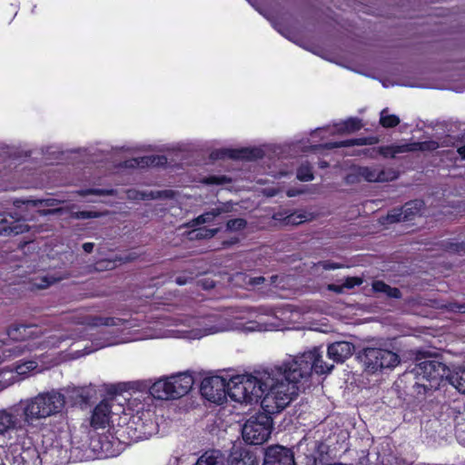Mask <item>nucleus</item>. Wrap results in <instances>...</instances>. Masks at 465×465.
<instances>
[{
  "instance_id": "nucleus-1",
  "label": "nucleus",
  "mask_w": 465,
  "mask_h": 465,
  "mask_svg": "<svg viewBox=\"0 0 465 465\" xmlns=\"http://www.w3.org/2000/svg\"><path fill=\"white\" fill-rule=\"evenodd\" d=\"M321 349L313 347L285 361L274 370L254 371L250 374L235 375L226 381V397L240 403H261L267 412H281L305 390L304 384L312 374L330 372Z\"/></svg>"
},
{
  "instance_id": "nucleus-2",
  "label": "nucleus",
  "mask_w": 465,
  "mask_h": 465,
  "mask_svg": "<svg viewBox=\"0 0 465 465\" xmlns=\"http://www.w3.org/2000/svg\"><path fill=\"white\" fill-rule=\"evenodd\" d=\"M65 404L64 394L56 391L40 392L35 397L21 400L15 403L23 420V424L28 430L31 441L34 444L35 438L42 434L47 436L46 431L52 432L56 438L64 430V419L54 421L53 424L45 423L46 418L61 412Z\"/></svg>"
},
{
  "instance_id": "nucleus-3",
  "label": "nucleus",
  "mask_w": 465,
  "mask_h": 465,
  "mask_svg": "<svg viewBox=\"0 0 465 465\" xmlns=\"http://www.w3.org/2000/svg\"><path fill=\"white\" fill-rule=\"evenodd\" d=\"M18 447L30 450L33 443L16 405L13 404L0 409V449L12 448L17 451Z\"/></svg>"
},
{
  "instance_id": "nucleus-4",
  "label": "nucleus",
  "mask_w": 465,
  "mask_h": 465,
  "mask_svg": "<svg viewBox=\"0 0 465 465\" xmlns=\"http://www.w3.org/2000/svg\"><path fill=\"white\" fill-rule=\"evenodd\" d=\"M416 361L418 362L406 374L413 375L416 380L412 387L417 394H426L429 391L437 390L441 381L447 380L450 370L443 362L430 357H424L422 360L419 355Z\"/></svg>"
},
{
  "instance_id": "nucleus-5",
  "label": "nucleus",
  "mask_w": 465,
  "mask_h": 465,
  "mask_svg": "<svg viewBox=\"0 0 465 465\" xmlns=\"http://www.w3.org/2000/svg\"><path fill=\"white\" fill-rule=\"evenodd\" d=\"M278 412H267L262 410L251 416L242 429L243 440L250 445H261L268 440L273 425L272 415Z\"/></svg>"
},
{
  "instance_id": "nucleus-6",
  "label": "nucleus",
  "mask_w": 465,
  "mask_h": 465,
  "mask_svg": "<svg viewBox=\"0 0 465 465\" xmlns=\"http://www.w3.org/2000/svg\"><path fill=\"white\" fill-rule=\"evenodd\" d=\"M368 372L375 373L383 369H392L400 363V357L397 353L382 348L367 347L358 355Z\"/></svg>"
},
{
  "instance_id": "nucleus-7",
  "label": "nucleus",
  "mask_w": 465,
  "mask_h": 465,
  "mask_svg": "<svg viewBox=\"0 0 465 465\" xmlns=\"http://www.w3.org/2000/svg\"><path fill=\"white\" fill-rule=\"evenodd\" d=\"M10 339L19 341L11 345L6 351L9 357H18L22 355L28 344L24 343L27 340L36 339L42 336L43 329L37 324H14L7 330Z\"/></svg>"
},
{
  "instance_id": "nucleus-8",
  "label": "nucleus",
  "mask_w": 465,
  "mask_h": 465,
  "mask_svg": "<svg viewBox=\"0 0 465 465\" xmlns=\"http://www.w3.org/2000/svg\"><path fill=\"white\" fill-rule=\"evenodd\" d=\"M425 203L422 200L415 199L405 203L401 207L390 210L382 217V223L392 224L401 222H412L421 215Z\"/></svg>"
},
{
  "instance_id": "nucleus-9",
  "label": "nucleus",
  "mask_w": 465,
  "mask_h": 465,
  "mask_svg": "<svg viewBox=\"0 0 465 465\" xmlns=\"http://www.w3.org/2000/svg\"><path fill=\"white\" fill-rule=\"evenodd\" d=\"M227 380L222 376H210L203 379L200 393L207 401L222 404L226 400Z\"/></svg>"
},
{
  "instance_id": "nucleus-10",
  "label": "nucleus",
  "mask_w": 465,
  "mask_h": 465,
  "mask_svg": "<svg viewBox=\"0 0 465 465\" xmlns=\"http://www.w3.org/2000/svg\"><path fill=\"white\" fill-rule=\"evenodd\" d=\"M264 151L259 147H242V148H222L213 151L210 153L212 160H244L255 161L262 159Z\"/></svg>"
},
{
  "instance_id": "nucleus-11",
  "label": "nucleus",
  "mask_w": 465,
  "mask_h": 465,
  "mask_svg": "<svg viewBox=\"0 0 465 465\" xmlns=\"http://www.w3.org/2000/svg\"><path fill=\"white\" fill-rule=\"evenodd\" d=\"M114 399L110 397L102 400L94 406L90 416V426L94 430L105 429L110 425L114 414Z\"/></svg>"
},
{
  "instance_id": "nucleus-12",
  "label": "nucleus",
  "mask_w": 465,
  "mask_h": 465,
  "mask_svg": "<svg viewBox=\"0 0 465 465\" xmlns=\"http://www.w3.org/2000/svg\"><path fill=\"white\" fill-rule=\"evenodd\" d=\"M262 465H296L292 449L272 445L266 449Z\"/></svg>"
},
{
  "instance_id": "nucleus-13",
  "label": "nucleus",
  "mask_w": 465,
  "mask_h": 465,
  "mask_svg": "<svg viewBox=\"0 0 465 465\" xmlns=\"http://www.w3.org/2000/svg\"><path fill=\"white\" fill-rule=\"evenodd\" d=\"M29 231V226L25 221L15 218L11 214L0 213V235H18Z\"/></svg>"
},
{
  "instance_id": "nucleus-14",
  "label": "nucleus",
  "mask_w": 465,
  "mask_h": 465,
  "mask_svg": "<svg viewBox=\"0 0 465 465\" xmlns=\"http://www.w3.org/2000/svg\"><path fill=\"white\" fill-rule=\"evenodd\" d=\"M171 381L173 391V400L188 394L194 384L193 376L188 371L171 375Z\"/></svg>"
},
{
  "instance_id": "nucleus-15",
  "label": "nucleus",
  "mask_w": 465,
  "mask_h": 465,
  "mask_svg": "<svg viewBox=\"0 0 465 465\" xmlns=\"http://www.w3.org/2000/svg\"><path fill=\"white\" fill-rule=\"evenodd\" d=\"M354 348V344L350 341H335L328 346L327 355L333 361L342 363L352 355Z\"/></svg>"
},
{
  "instance_id": "nucleus-16",
  "label": "nucleus",
  "mask_w": 465,
  "mask_h": 465,
  "mask_svg": "<svg viewBox=\"0 0 465 465\" xmlns=\"http://www.w3.org/2000/svg\"><path fill=\"white\" fill-rule=\"evenodd\" d=\"M138 255L135 252H129L127 254H115L113 258L101 259L95 262L94 269L96 271H110L116 268L123 263L131 262L136 260Z\"/></svg>"
},
{
  "instance_id": "nucleus-17",
  "label": "nucleus",
  "mask_w": 465,
  "mask_h": 465,
  "mask_svg": "<svg viewBox=\"0 0 465 465\" xmlns=\"http://www.w3.org/2000/svg\"><path fill=\"white\" fill-rule=\"evenodd\" d=\"M149 392L157 400H173L171 376L157 380L150 386Z\"/></svg>"
},
{
  "instance_id": "nucleus-18",
  "label": "nucleus",
  "mask_w": 465,
  "mask_h": 465,
  "mask_svg": "<svg viewBox=\"0 0 465 465\" xmlns=\"http://www.w3.org/2000/svg\"><path fill=\"white\" fill-rule=\"evenodd\" d=\"M379 143V138L377 136H366L360 138H351L345 139L339 142H329L324 144H321L320 146L324 149H335L341 147H351V146H362V145H373Z\"/></svg>"
},
{
  "instance_id": "nucleus-19",
  "label": "nucleus",
  "mask_w": 465,
  "mask_h": 465,
  "mask_svg": "<svg viewBox=\"0 0 465 465\" xmlns=\"http://www.w3.org/2000/svg\"><path fill=\"white\" fill-rule=\"evenodd\" d=\"M228 465H259V461L253 452L239 449L231 452Z\"/></svg>"
},
{
  "instance_id": "nucleus-20",
  "label": "nucleus",
  "mask_w": 465,
  "mask_h": 465,
  "mask_svg": "<svg viewBox=\"0 0 465 465\" xmlns=\"http://www.w3.org/2000/svg\"><path fill=\"white\" fill-rule=\"evenodd\" d=\"M194 465H224V459L218 450H209L203 452Z\"/></svg>"
},
{
  "instance_id": "nucleus-21",
  "label": "nucleus",
  "mask_w": 465,
  "mask_h": 465,
  "mask_svg": "<svg viewBox=\"0 0 465 465\" xmlns=\"http://www.w3.org/2000/svg\"><path fill=\"white\" fill-rule=\"evenodd\" d=\"M70 397L74 405L84 408L89 405L93 397V391L87 387L75 388L73 390Z\"/></svg>"
},
{
  "instance_id": "nucleus-22",
  "label": "nucleus",
  "mask_w": 465,
  "mask_h": 465,
  "mask_svg": "<svg viewBox=\"0 0 465 465\" xmlns=\"http://www.w3.org/2000/svg\"><path fill=\"white\" fill-rule=\"evenodd\" d=\"M409 144L402 145H385L378 148H371V152L375 154L382 155L385 158H394L398 153L411 151Z\"/></svg>"
},
{
  "instance_id": "nucleus-23",
  "label": "nucleus",
  "mask_w": 465,
  "mask_h": 465,
  "mask_svg": "<svg viewBox=\"0 0 465 465\" xmlns=\"http://www.w3.org/2000/svg\"><path fill=\"white\" fill-rule=\"evenodd\" d=\"M225 210L222 207L213 208L211 211L205 212L196 218L190 221L186 226L194 227L204 223H212L216 217L224 213Z\"/></svg>"
},
{
  "instance_id": "nucleus-24",
  "label": "nucleus",
  "mask_w": 465,
  "mask_h": 465,
  "mask_svg": "<svg viewBox=\"0 0 465 465\" xmlns=\"http://www.w3.org/2000/svg\"><path fill=\"white\" fill-rule=\"evenodd\" d=\"M124 321L116 317L89 316L86 324L92 327L100 326H120Z\"/></svg>"
},
{
  "instance_id": "nucleus-25",
  "label": "nucleus",
  "mask_w": 465,
  "mask_h": 465,
  "mask_svg": "<svg viewBox=\"0 0 465 465\" xmlns=\"http://www.w3.org/2000/svg\"><path fill=\"white\" fill-rule=\"evenodd\" d=\"M361 120L357 117H350L347 120L336 124V129L340 134H351L362 128Z\"/></svg>"
},
{
  "instance_id": "nucleus-26",
  "label": "nucleus",
  "mask_w": 465,
  "mask_h": 465,
  "mask_svg": "<svg viewBox=\"0 0 465 465\" xmlns=\"http://www.w3.org/2000/svg\"><path fill=\"white\" fill-rule=\"evenodd\" d=\"M219 232L218 228H207L205 226L195 228L188 232L190 240H206L211 239Z\"/></svg>"
},
{
  "instance_id": "nucleus-27",
  "label": "nucleus",
  "mask_w": 465,
  "mask_h": 465,
  "mask_svg": "<svg viewBox=\"0 0 465 465\" xmlns=\"http://www.w3.org/2000/svg\"><path fill=\"white\" fill-rule=\"evenodd\" d=\"M312 166L309 162L302 163L296 171V177L301 182H310L314 178Z\"/></svg>"
},
{
  "instance_id": "nucleus-28",
  "label": "nucleus",
  "mask_w": 465,
  "mask_h": 465,
  "mask_svg": "<svg viewBox=\"0 0 465 465\" xmlns=\"http://www.w3.org/2000/svg\"><path fill=\"white\" fill-rule=\"evenodd\" d=\"M388 112V108H384L381 110L380 116V124L384 128L396 127L401 122L399 116H397L396 114H389Z\"/></svg>"
},
{
  "instance_id": "nucleus-29",
  "label": "nucleus",
  "mask_w": 465,
  "mask_h": 465,
  "mask_svg": "<svg viewBox=\"0 0 465 465\" xmlns=\"http://www.w3.org/2000/svg\"><path fill=\"white\" fill-rule=\"evenodd\" d=\"M447 381L460 393L465 394V371L449 374Z\"/></svg>"
},
{
  "instance_id": "nucleus-30",
  "label": "nucleus",
  "mask_w": 465,
  "mask_h": 465,
  "mask_svg": "<svg viewBox=\"0 0 465 465\" xmlns=\"http://www.w3.org/2000/svg\"><path fill=\"white\" fill-rule=\"evenodd\" d=\"M377 183L391 182L398 178V173L392 168H377Z\"/></svg>"
},
{
  "instance_id": "nucleus-31",
  "label": "nucleus",
  "mask_w": 465,
  "mask_h": 465,
  "mask_svg": "<svg viewBox=\"0 0 465 465\" xmlns=\"http://www.w3.org/2000/svg\"><path fill=\"white\" fill-rule=\"evenodd\" d=\"M360 175L362 181L368 183H377V168L371 166H360Z\"/></svg>"
},
{
  "instance_id": "nucleus-32",
  "label": "nucleus",
  "mask_w": 465,
  "mask_h": 465,
  "mask_svg": "<svg viewBox=\"0 0 465 465\" xmlns=\"http://www.w3.org/2000/svg\"><path fill=\"white\" fill-rule=\"evenodd\" d=\"M79 195L84 197L87 195H99V196H111L114 194V189H97V188H90L84 189L78 192Z\"/></svg>"
},
{
  "instance_id": "nucleus-33",
  "label": "nucleus",
  "mask_w": 465,
  "mask_h": 465,
  "mask_svg": "<svg viewBox=\"0 0 465 465\" xmlns=\"http://www.w3.org/2000/svg\"><path fill=\"white\" fill-rule=\"evenodd\" d=\"M414 146V150H419L422 152H432L437 150L440 147V144L437 141L429 140L423 142H418L412 144Z\"/></svg>"
},
{
  "instance_id": "nucleus-34",
  "label": "nucleus",
  "mask_w": 465,
  "mask_h": 465,
  "mask_svg": "<svg viewBox=\"0 0 465 465\" xmlns=\"http://www.w3.org/2000/svg\"><path fill=\"white\" fill-rule=\"evenodd\" d=\"M361 170L359 165L352 166L351 171L345 176V183L348 184L359 183L362 181L360 175Z\"/></svg>"
},
{
  "instance_id": "nucleus-35",
  "label": "nucleus",
  "mask_w": 465,
  "mask_h": 465,
  "mask_svg": "<svg viewBox=\"0 0 465 465\" xmlns=\"http://www.w3.org/2000/svg\"><path fill=\"white\" fill-rule=\"evenodd\" d=\"M246 225H247V222L243 218L230 219L226 223L227 229L229 231H234V232L243 230L246 227Z\"/></svg>"
},
{
  "instance_id": "nucleus-36",
  "label": "nucleus",
  "mask_w": 465,
  "mask_h": 465,
  "mask_svg": "<svg viewBox=\"0 0 465 465\" xmlns=\"http://www.w3.org/2000/svg\"><path fill=\"white\" fill-rule=\"evenodd\" d=\"M230 181L226 175H209L203 179V183L209 185H222Z\"/></svg>"
},
{
  "instance_id": "nucleus-37",
  "label": "nucleus",
  "mask_w": 465,
  "mask_h": 465,
  "mask_svg": "<svg viewBox=\"0 0 465 465\" xmlns=\"http://www.w3.org/2000/svg\"><path fill=\"white\" fill-rule=\"evenodd\" d=\"M37 280L39 282H35V285L36 286V288L45 289V288L49 287L50 285H52L53 283L56 282L59 280V278H54L52 276L45 275V276L40 277Z\"/></svg>"
},
{
  "instance_id": "nucleus-38",
  "label": "nucleus",
  "mask_w": 465,
  "mask_h": 465,
  "mask_svg": "<svg viewBox=\"0 0 465 465\" xmlns=\"http://www.w3.org/2000/svg\"><path fill=\"white\" fill-rule=\"evenodd\" d=\"M149 195L151 199H172L174 192L173 190L152 191Z\"/></svg>"
},
{
  "instance_id": "nucleus-39",
  "label": "nucleus",
  "mask_w": 465,
  "mask_h": 465,
  "mask_svg": "<svg viewBox=\"0 0 465 465\" xmlns=\"http://www.w3.org/2000/svg\"><path fill=\"white\" fill-rule=\"evenodd\" d=\"M150 160V166L153 167H163L167 164V157L165 155H148Z\"/></svg>"
},
{
  "instance_id": "nucleus-40",
  "label": "nucleus",
  "mask_w": 465,
  "mask_h": 465,
  "mask_svg": "<svg viewBox=\"0 0 465 465\" xmlns=\"http://www.w3.org/2000/svg\"><path fill=\"white\" fill-rule=\"evenodd\" d=\"M102 216V213L96 211H78L74 213V217L76 219H93Z\"/></svg>"
},
{
  "instance_id": "nucleus-41",
  "label": "nucleus",
  "mask_w": 465,
  "mask_h": 465,
  "mask_svg": "<svg viewBox=\"0 0 465 465\" xmlns=\"http://www.w3.org/2000/svg\"><path fill=\"white\" fill-rule=\"evenodd\" d=\"M362 279L358 276H348L345 278L343 282V287L345 289L351 290L355 286H360L362 283Z\"/></svg>"
},
{
  "instance_id": "nucleus-42",
  "label": "nucleus",
  "mask_w": 465,
  "mask_h": 465,
  "mask_svg": "<svg viewBox=\"0 0 465 465\" xmlns=\"http://www.w3.org/2000/svg\"><path fill=\"white\" fill-rule=\"evenodd\" d=\"M149 160H150V158L148 155L134 158L132 160V162H134V163H132L131 166L132 167L137 166V167H142V168L150 167Z\"/></svg>"
},
{
  "instance_id": "nucleus-43",
  "label": "nucleus",
  "mask_w": 465,
  "mask_h": 465,
  "mask_svg": "<svg viewBox=\"0 0 465 465\" xmlns=\"http://www.w3.org/2000/svg\"><path fill=\"white\" fill-rule=\"evenodd\" d=\"M371 286L374 292H381L386 294L390 285L383 281L377 280L372 282Z\"/></svg>"
},
{
  "instance_id": "nucleus-44",
  "label": "nucleus",
  "mask_w": 465,
  "mask_h": 465,
  "mask_svg": "<svg viewBox=\"0 0 465 465\" xmlns=\"http://www.w3.org/2000/svg\"><path fill=\"white\" fill-rule=\"evenodd\" d=\"M386 295L390 298H394V299H400L401 298V292L399 288L397 287H391V285L389 286L388 288V291L386 292Z\"/></svg>"
},
{
  "instance_id": "nucleus-45",
  "label": "nucleus",
  "mask_w": 465,
  "mask_h": 465,
  "mask_svg": "<svg viewBox=\"0 0 465 465\" xmlns=\"http://www.w3.org/2000/svg\"><path fill=\"white\" fill-rule=\"evenodd\" d=\"M321 265L324 270H334L341 268V265L339 263L331 261H323L321 262Z\"/></svg>"
},
{
  "instance_id": "nucleus-46",
  "label": "nucleus",
  "mask_w": 465,
  "mask_h": 465,
  "mask_svg": "<svg viewBox=\"0 0 465 465\" xmlns=\"http://www.w3.org/2000/svg\"><path fill=\"white\" fill-rule=\"evenodd\" d=\"M327 289L335 293H342L345 288L343 287V283L341 285L335 284V283H331L328 285Z\"/></svg>"
},
{
  "instance_id": "nucleus-47",
  "label": "nucleus",
  "mask_w": 465,
  "mask_h": 465,
  "mask_svg": "<svg viewBox=\"0 0 465 465\" xmlns=\"http://www.w3.org/2000/svg\"><path fill=\"white\" fill-rule=\"evenodd\" d=\"M193 278L192 277H188V276H177L175 278V282L178 284V285H185L187 284L190 281H192Z\"/></svg>"
},
{
  "instance_id": "nucleus-48",
  "label": "nucleus",
  "mask_w": 465,
  "mask_h": 465,
  "mask_svg": "<svg viewBox=\"0 0 465 465\" xmlns=\"http://www.w3.org/2000/svg\"><path fill=\"white\" fill-rule=\"evenodd\" d=\"M264 281H265V279H264V277H262V276H259V277H251V278L249 279L248 283H249V284H251V285L255 286V285H260V284L263 283V282H264Z\"/></svg>"
},
{
  "instance_id": "nucleus-49",
  "label": "nucleus",
  "mask_w": 465,
  "mask_h": 465,
  "mask_svg": "<svg viewBox=\"0 0 465 465\" xmlns=\"http://www.w3.org/2000/svg\"><path fill=\"white\" fill-rule=\"evenodd\" d=\"M287 220H288V221H287V223H296V224H298V223H301L302 222V217H301V216L294 217V215H293V214L289 215V216L287 217Z\"/></svg>"
},
{
  "instance_id": "nucleus-50",
  "label": "nucleus",
  "mask_w": 465,
  "mask_h": 465,
  "mask_svg": "<svg viewBox=\"0 0 465 465\" xmlns=\"http://www.w3.org/2000/svg\"><path fill=\"white\" fill-rule=\"evenodd\" d=\"M82 247L85 252L90 253L93 252L94 244V242H84Z\"/></svg>"
},
{
  "instance_id": "nucleus-51",
  "label": "nucleus",
  "mask_w": 465,
  "mask_h": 465,
  "mask_svg": "<svg viewBox=\"0 0 465 465\" xmlns=\"http://www.w3.org/2000/svg\"><path fill=\"white\" fill-rule=\"evenodd\" d=\"M453 308L460 313H465V302L462 303H454Z\"/></svg>"
},
{
  "instance_id": "nucleus-52",
  "label": "nucleus",
  "mask_w": 465,
  "mask_h": 465,
  "mask_svg": "<svg viewBox=\"0 0 465 465\" xmlns=\"http://www.w3.org/2000/svg\"><path fill=\"white\" fill-rule=\"evenodd\" d=\"M457 153L460 155V159L465 161V145L458 147Z\"/></svg>"
},
{
  "instance_id": "nucleus-53",
  "label": "nucleus",
  "mask_w": 465,
  "mask_h": 465,
  "mask_svg": "<svg viewBox=\"0 0 465 465\" xmlns=\"http://www.w3.org/2000/svg\"><path fill=\"white\" fill-rule=\"evenodd\" d=\"M363 153H364V154H366V155H368V156H369V157H371V158H375V157L378 155V154H375V153H372V152H371V148H370V149H365V150L363 151Z\"/></svg>"
},
{
  "instance_id": "nucleus-54",
  "label": "nucleus",
  "mask_w": 465,
  "mask_h": 465,
  "mask_svg": "<svg viewBox=\"0 0 465 465\" xmlns=\"http://www.w3.org/2000/svg\"><path fill=\"white\" fill-rule=\"evenodd\" d=\"M329 166V163L326 161H319V167L320 168H326Z\"/></svg>"
},
{
  "instance_id": "nucleus-55",
  "label": "nucleus",
  "mask_w": 465,
  "mask_h": 465,
  "mask_svg": "<svg viewBox=\"0 0 465 465\" xmlns=\"http://www.w3.org/2000/svg\"><path fill=\"white\" fill-rule=\"evenodd\" d=\"M129 429H132V426L130 425V423H128L125 428H123V433L126 432L129 434V431H128Z\"/></svg>"
},
{
  "instance_id": "nucleus-56",
  "label": "nucleus",
  "mask_w": 465,
  "mask_h": 465,
  "mask_svg": "<svg viewBox=\"0 0 465 465\" xmlns=\"http://www.w3.org/2000/svg\"><path fill=\"white\" fill-rule=\"evenodd\" d=\"M213 287H214L213 282H211V283H207L206 285L204 284L205 289H210V288H213Z\"/></svg>"
},
{
  "instance_id": "nucleus-57",
  "label": "nucleus",
  "mask_w": 465,
  "mask_h": 465,
  "mask_svg": "<svg viewBox=\"0 0 465 465\" xmlns=\"http://www.w3.org/2000/svg\"><path fill=\"white\" fill-rule=\"evenodd\" d=\"M32 203L34 206H37L39 203H42V201H40V200L32 201Z\"/></svg>"
},
{
  "instance_id": "nucleus-58",
  "label": "nucleus",
  "mask_w": 465,
  "mask_h": 465,
  "mask_svg": "<svg viewBox=\"0 0 465 465\" xmlns=\"http://www.w3.org/2000/svg\"><path fill=\"white\" fill-rule=\"evenodd\" d=\"M53 213V211H52V210H45V211H42V212H41V214L45 215V214H48V213Z\"/></svg>"
},
{
  "instance_id": "nucleus-59",
  "label": "nucleus",
  "mask_w": 465,
  "mask_h": 465,
  "mask_svg": "<svg viewBox=\"0 0 465 465\" xmlns=\"http://www.w3.org/2000/svg\"><path fill=\"white\" fill-rule=\"evenodd\" d=\"M132 438L140 439L141 436L140 435H134V436H132Z\"/></svg>"
},
{
  "instance_id": "nucleus-60",
  "label": "nucleus",
  "mask_w": 465,
  "mask_h": 465,
  "mask_svg": "<svg viewBox=\"0 0 465 465\" xmlns=\"http://www.w3.org/2000/svg\"><path fill=\"white\" fill-rule=\"evenodd\" d=\"M110 393L115 394L116 393V390H114V391H110Z\"/></svg>"
}]
</instances>
